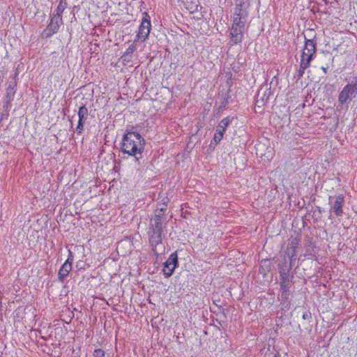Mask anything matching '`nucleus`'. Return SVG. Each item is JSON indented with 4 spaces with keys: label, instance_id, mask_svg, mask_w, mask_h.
I'll list each match as a JSON object with an SVG mask.
<instances>
[{
    "label": "nucleus",
    "instance_id": "obj_11",
    "mask_svg": "<svg viewBox=\"0 0 357 357\" xmlns=\"http://www.w3.org/2000/svg\"><path fill=\"white\" fill-rule=\"evenodd\" d=\"M77 115L79 120L76 127V132L77 135H81L84 130L85 121L89 116V111L85 105H82L79 108Z\"/></svg>",
    "mask_w": 357,
    "mask_h": 357
},
{
    "label": "nucleus",
    "instance_id": "obj_21",
    "mask_svg": "<svg viewBox=\"0 0 357 357\" xmlns=\"http://www.w3.org/2000/svg\"><path fill=\"white\" fill-rule=\"evenodd\" d=\"M94 357H105V353L101 349H96L93 352Z\"/></svg>",
    "mask_w": 357,
    "mask_h": 357
},
{
    "label": "nucleus",
    "instance_id": "obj_23",
    "mask_svg": "<svg viewBox=\"0 0 357 357\" xmlns=\"http://www.w3.org/2000/svg\"><path fill=\"white\" fill-rule=\"evenodd\" d=\"M321 69L323 70V72H324L325 74H326V73H327L328 67H324V66H322V67L321 68Z\"/></svg>",
    "mask_w": 357,
    "mask_h": 357
},
{
    "label": "nucleus",
    "instance_id": "obj_18",
    "mask_svg": "<svg viewBox=\"0 0 357 357\" xmlns=\"http://www.w3.org/2000/svg\"><path fill=\"white\" fill-rule=\"evenodd\" d=\"M224 134L222 132L215 130L213 138L211 142V144L217 145L223 138Z\"/></svg>",
    "mask_w": 357,
    "mask_h": 357
},
{
    "label": "nucleus",
    "instance_id": "obj_19",
    "mask_svg": "<svg viewBox=\"0 0 357 357\" xmlns=\"http://www.w3.org/2000/svg\"><path fill=\"white\" fill-rule=\"evenodd\" d=\"M135 50H136V47H135V46L133 44H132V45H130V46L127 48V50H126V52H125V54H124V56H125V57H131V56H132V53H133Z\"/></svg>",
    "mask_w": 357,
    "mask_h": 357
},
{
    "label": "nucleus",
    "instance_id": "obj_14",
    "mask_svg": "<svg viewBox=\"0 0 357 357\" xmlns=\"http://www.w3.org/2000/svg\"><path fill=\"white\" fill-rule=\"evenodd\" d=\"M310 66V63L305 61L303 59H301L300 67L296 75L297 79H300L303 76L305 70L309 68Z\"/></svg>",
    "mask_w": 357,
    "mask_h": 357
},
{
    "label": "nucleus",
    "instance_id": "obj_4",
    "mask_svg": "<svg viewBox=\"0 0 357 357\" xmlns=\"http://www.w3.org/2000/svg\"><path fill=\"white\" fill-rule=\"evenodd\" d=\"M357 95V77L345 85L338 96V101L341 105L349 102Z\"/></svg>",
    "mask_w": 357,
    "mask_h": 357
},
{
    "label": "nucleus",
    "instance_id": "obj_16",
    "mask_svg": "<svg viewBox=\"0 0 357 357\" xmlns=\"http://www.w3.org/2000/svg\"><path fill=\"white\" fill-rule=\"evenodd\" d=\"M280 285L281 289H282L281 296L282 298H287V296H289V288L291 287L289 280H282L280 281Z\"/></svg>",
    "mask_w": 357,
    "mask_h": 357
},
{
    "label": "nucleus",
    "instance_id": "obj_12",
    "mask_svg": "<svg viewBox=\"0 0 357 357\" xmlns=\"http://www.w3.org/2000/svg\"><path fill=\"white\" fill-rule=\"evenodd\" d=\"M72 269V265L70 263H63L59 270L58 278L59 280L63 282V280L68 275Z\"/></svg>",
    "mask_w": 357,
    "mask_h": 357
},
{
    "label": "nucleus",
    "instance_id": "obj_7",
    "mask_svg": "<svg viewBox=\"0 0 357 357\" xmlns=\"http://www.w3.org/2000/svg\"><path fill=\"white\" fill-rule=\"evenodd\" d=\"M329 204L331 206L330 212L333 213L337 217H340L343 214V206L344 204V197L342 195L329 197Z\"/></svg>",
    "mask_w": 357,
    "mask_h": 357
},
{
    "label": "nucleus",
    "instance_id": "obj_6",
    "mask_svg": "<svg viewBox=\"0 0 357 357\" xmlns=\"http://www.w3.org/2000/svg\"><path fill=\"white\" fill-rule=\"evenodd\" d=\"M144 17H143L140 26L139 27L138 33L136 36L135 41L144 42L148 38L151 27L150 17L146 13H144Z\"/></svg>",
    "mask_w": 357,
    "mask_h": 357
},
{
    "label": "nucleus",
    "instance_id": "obj_5",
    "mask_svg": "<svg viewBox=\"0 0 357 357\" xmlns=\"http://www.w3.org/2000/svg\"><path fill=\"white\" fill-rule=\"evenodd\" d=\"M305 44L302 50L301 59H303L305 61L311 63V61L315 58L317 52V41L314 38L307 39L305 36Z\"/></svg>",
    "mask_w": 357,
    "mask_h": 357
},
{
    "label": "nucleus",
    "instance_id": "obj_9",
    "mask_svg": "<svg viewBox=\"0 0 357 357\" xmlns=\"http://www.w3.org/2000/svg\"><path fill=\"white\" fill-rule=\"evenodd\" d=\"M178 265V255L176 252L172 253L163 264V273L166 278L170 277Z\"/></svg>",
    "mask_w": 357,
    "mask_h": 357
},
{
    "label": "nucleus",
    "instance_id": "obj_20",
    "mask_svg": "<svg viewBox=\"0 0 357 357\" xmlns=\"http://www.w3.org/2000/svg\"><path fill=\"white\" fill-rule=\"evenodd\" d=\"M65 9L64 5L62 3V2H60V3L58 5L57 8L55 10V13L53 15H58L61 17V14L63 13V10Z\"/></svg>",
    "mask_w": 357,
    "mask_h": 357
},
{
    "label": "nucleus",
    "instance_id": "obj_8",
    "mask_svg": "<svg viewBox=\"0 0 357 357\" xmlns=\"http://www.w3.org/2000/svg\"><path fill=\"white\" fill-rule=\"evenodd\" d=\"M300 243V238L296 236H291L288 239V244L286 250L284 251L285 255L289 259V264H291L295 260L294 257L296 255V249Z\"/></svg>",
    "mask_w": 357,
    "mask_h": 357
},
{
    "label": "nucleus",
    "instance_id": "obj_15",
    "mask_svg": "<svg viewBox=\"0 0 357 357\" xmlns=\"http://www.w3.org/2000/svg\"><path fill=\"white\" fill-rule=\"evenodd\" d=\"M231 123V119L229 117H225L220 121L217 126V131L222 132L224 135L226 131L227 128Z\"/></svg>",
    "mask_w": 357,
    "mask_h": 357
},
{
    "label": "nucleus",
    "instance_id": "obj_24",
    "mask_svg": "<svg viewBox=\"0 0 357 357\" xmlns=\"http://www.w3.org/2000/svg\"><path fill=\"white\" fill-rule=\"evenodd\" d=\"M307 317H308V314H307V313H305V314H303V318L304 319H306L307 318Z\"/></svg>",
    "mask_w": 357,
    "mask_h": 357
},
{
    "label": "nucleus",
    "instance_id": "obj_17",
    "mask_svg": "<svg viewBox=\"0 0 357 357\" xmlns=\"http://www.w3.org/2000/svg\"><path fill=\"white\" fill-rule=\"evenodd\" d=\"M291 268L289 265V268H286L284 266H279V273L280 275V280H289V271Z\"/></svg>",
    "mask_w": 357,
    "mask_h": 357
},
{
    "label": "nucleus",
    "instance_id": "obj_13",
    "mask_svg": "<svg viewBox=\"0 0 357 357\" xmlns=\"http://www.w3.org/2000/svg\"><path fill=\"white\" fill-rule=\"evenodd\" d=\"M15 84L14 82H10L7 89H6V93L4 97V102L8 105L11 101H13L15 93Z\"/></svg>",
    "mask_w": 357,
    "mask_h": 357
},
{
    "label": "nucleus",
    "instance_id": "obj_1",
    "mask_svg": "<svg viewBox=\"0 0 357 357\" xmlns=\"http://www.w3.org/2000/svg\"><path fill=\"white\" fill-rule=\"evenodd\" d=\"M248 15V13L245 4L244 3L237 4L234 10L233 23L229 33V44L231 45H237L242 42Z\"/></svg>",
    "mask_w": 357,
    "mask_h": 357
},
{
    "label": "nucleus",
    "instance_id": "obj_2",
    "mask_svg": "<svg viewBox=\"0 0 357 357\" xmlns=\"http://www.w3.org/2000/svg\"><path fill=\"white\" fill-rule=\"evenodd\" d=\"M145 148V140L137 132H127L124 134L121 143V151L135 158L139 163V158Z\"/></svg>",
    "mask_w": 357,
    "mask_h": 357
},
{
    "label": "nucleus",
    "instance_id": "obj_22",
    "mask_svg": "<svg viewBox=\"0 0 357 357\" xmlns=\"http://www.w3.org/2000/svg\"><path fill=\"white\" fill-rule=\"evenodd\" d=\"M73 261V252L69 250H68V259H66L65 263H68H68H70L72 265Z\"/></svg>",
    "mask_w": 357,
    "mask_h": 357
},
{
    "label": "nucleus",
    "instance_id": "obj_10",
    "mask_svg": "<svg viewBox=\"0 0 357 357\" xmlns=\"http://www.w3.org/2000/svg\"><path fill=\"white\" fill-rule=\"evenodd\" d=\"M62 24V17L58 15H53L47 25L45 32L47 36H51L59 31L60 25Z\"/></svg>",
    "mask_w": 357,
    "mask_h": 357
},
{
    "label": "nucleus",
    "instance_id": "obj_3",
    "mask_svg": "<svg viewBox=\"0 0 357 357\" xmlns=\"http://www.w3.org/2000/svg\"><path fill=\"white\" fill-rule=\"evenodd\" d=\"M162 215H155L151 220L149 227V243L152 250L155 254H158L157 246L162 243Z\"/></svg>",
    "mask_w": 357,
    "mask_h": 357
}]
</instances>
